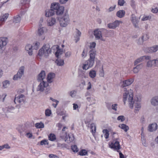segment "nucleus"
Wrapping results in <instances>:
<instances>
[{
  "mask_svg": "<svg viewBox=\"0 0 158 158\" xmlns=\"http://www.w3.org/2000/svg\"><path fill=\"white\" fill-rule=\"evenodd\" d=\"M158 50V45H154L152 47L148 48L147 49V52L149 53L156 52Z\"/></svg>",
  "mask_w": 158,
  "mask_h": 158,
  "instance_id": "nucleus-23",
  "label": "nucleus"
},
{
  "mask_svg": "<svg viewBox=\"0 0 158 158\" xmlns=\"http://www.w3.org/2000/svg\"><path fill=\"white\" fill-rule=\"evenodd\" d=\"M60 137L67 143L72 142L74 139V135L73 134L70 133L67 134L66 132L61 133L60 135Z\"/></svg>",
  "mask_w": 158,
  "mask_h": 158,
  "instance_id": "nucleus-5",
  "label": "nucleus"
},
{
  "mask_svg": "<svg viewBox=\"0 0 158 158\" xmlns=\"http://www.w3.org/2000/svg\"><path fill=\"white\" fill-rule=\"evenodd\" d=\"M14 109V107L6 105L3 106L2 108V110L5 113L10 112Z\"/></svg>",
  "mask_w": 158,
  "mask_h": 158,
  "instance_id": "nucleus-19",
  "label": "nucleus"
},
{
  "mask_svg": "<svg viewBox=\"0 0 158 158\" xmlns=\"http://www.w3.org/2000/svg\"><path fill=\"white\" fill-rule=\"evenodd\" d=\"M99 75L100 77H103L104 76V72L103 69V66H102L100 70L99 71Z\"/></svg>",
  "mask_w": 158,
  "mask_h": 158,
  "instance_id": "nucleus-45",
  "label": "nucleus"
},
{
  "mask_svg": "<svg viewBox=\"0 0 158 158\" xmlns=\"http://www.w3.org/2000/svg\"><path fill=\"white\" fill-rule=\"evenodd\" d=\"M48 140H43L40 142V145H46V144L48 145Z\"/></svg>",
  "mask_w": 158,
  "mask_h": 158,
  "instance_id": "nucleus-55",
  "label": "nucleus"
},
{
  "mask_svg": "<svg viewBox=\"0 0 158 158\" xmlns=\"http://www.w3.org/2000/svg\"><path fill=\"white\" fill-rule=\"evenodd\" d=\"M40 44V43L39 42H36L33 44V45L32 46V47L34 49L36 50L38 48Z\"/></svg>",
  "mask_w": 158,
  "mask_h": 158,
  "instance_id": "nucleus-48",
  "label": "nucleus"
},
{
  "mask_svg": "<svg viewBox=\"0 0 158 158\" xmlns=\"http://www.w3.org/2000/svg\"><path fill=\"white\" fill-rule=\"evenodd\" d=\"M56 139V136L54 134L51 133L48 135V139L50 140L54 141Z\"/></svg>",
  "mask_w": 158,
  "mask_h": 158,
  "instance_id": "nucleus-40",
  "label": "nucleus"
},
{
  "mask_svg": "<svg viewBox=\"0 0 158 158\" xmlns=\"http://www.w3.org/2000/svg\"><path fill=\"white\" fill-rule=\"evenodd\" d=\"M124 3V0H118V5L121 6H123Z\"/></svg>",
  "mask_w": 158,
  "mask_h": 158,
  "instance_id": "nucleus-56",
  "label": "nucleus"
},
{
  "mask_svg": "<svg viewBox=\"0 0 158 158\" xmlns=\"http://www.w3.org/2000/svg\"><path fill=\"white\" fill-rule=\"evenodd\" d=\"M57 145L58 147L60 148L65 147L66 146V145L64 143L61 144L60 143H58Z\"/></svg>",
  "mask_w": 158,
  "mask_h": 158,
  "instance_id": "nucleus-58",
  "label": "nucleus"
},
{
  "mask_svg": "<svg viewBox=\"0 0 158 158\" xmlns=\"http://www.w3.org/2000/svg\"><path fill=\"white\" fill-rule=\"evenodd\" d=\"M90 127L91 129V132L93 134L95 133L96 131V127L94 123H92L90 125Z\"/></svg>",
  "mask_w": 158,
  "mask_h": 158,
  "instance_id": "nucleus-38",
  "label": "nucleus"
},
{
  "mask_svg": "<svg viewBox=\"0 0 158 158\" xmlns=\"http://www.w3.org/2000/svg\"><path fill=\"white\" fill-rule=\"evenodd\" d=\"M47 29L46 27H42L41 24L39 25V27L38 30V35L40 36H42L43 40L45 38V37L44 36V35L47 32Z\"/></svg>",
  "mask_w": 158,
  "mask_h": 158,
  "instance_id": "nucleus-12",
  "label": "nucleus"
},
{
  "mask_svg": "<svg viewBox=\"0 0 158 158\" xmlns=\"http://www.w3.org/2000/svg\"><path fill=\"white\" fill-rule=\"evenodd\" d=\"M89 53L90 57L89 59L91 60H92L94 62L96 51L94 49H92L90 51Z\"/></svg>",
  "mask_w": 158,
  "mask_h": 158,
  "instance_id": "nucleus-27",
  "label": "nucleus"
},
{
  "mask_svg": "<svg viewBox=\"0 0 158 158\" xmlns=\"http://www.w3.org/2000/svg\"><path fill=\"white\" fill-rule=\"evenodd\" d=\"M2 84L3 87L4 88H6L9 86L10 82L9 81L6 80L3 82Z\"/></svg>",
  "mask_w": 158,
  "mask_h": 158,
  "instance_id": "nucleus-42",
  "label": "nucleus"
},
{
  "mask_svg": "<svg viewBox=\"0 0 158 158\" xmlns=\"http://www.w3.org/2000/svg\"><path fill=\"white\" fill-rule=\"evenodd\" d=\"M133 91L132 89H127V88L124 89L123 94V100L124 105L128 102L129 107L132 109L133 108Z\"/></svg>",
  "mask_w": 158,
  "mask_h": 158,
  "instance_id": "nucleus-1",
  "label": "nucleus"
},
{
  "mask_svg": "<svg viewBox=\"0 0 158 158\" xmlns=\"http://www.w3.org/2000/svg\"><path fill=\"white\" fill-rule=\"evenodd\" d=\"M40 82V84L36 88V91L42 92L45 91L46 94H48L50 90V88L48 87L49 84L48 82L44 81Z\"/></svg>",
  "mask_w": 158,
  "mask_h": 158,
  "instance_id": "nucleus-3",
  "label": "nucleus"
},
{
  "mask_svg": "<svg viewBox=\"0 0 158 158\" xmlns=\"http://www.w3.org/2000/svg\"><path fill=\"white\" fill-rule=\"evenodd\" d=\"M55 76V74L53 73H49L47 76V80L48 83H51L52 82L53 79L54 78Z\"/></svg>",
  "mask_w": 158,
  "mask_h": 158,
  "instance_id": "nucleus-28",
  "label": "nucleus"
},
{
  "mask_svg": "<svg viewBox=\"0 0 158 158\" xmlns=\"http://www.w3.org/2000/svg\"><path fill=\"white\" fill-rule=\"evenodd\" d=\"M45 73L44 71H42L38 75L37 80L39 81H44V79L45 78Z\"/></svg>",
  "mask_w": 158,
  "mask_h": 158,
  "instance_id": "nucleus-20",
  "label": "nucleus"
},
{
  "mask_svg": "<svg viewBox=\"0 0 158 158\" xmlns=\"http://www.w3.org/2000/svg\"><path fill=\"white\" fill-rule=\"evenodd\" d=\"M25 69L24 66H21L19 68L17 73L14 76L13 78V80H17L20 79L24 74Z\"/></svg>",
  "mask_w": 158,
  "mask_h": 158,
  "instance_id": "nucleus-8",
  "label": "nucleus"
},
{
  "mask_svg": "<svg viewBox=\"0 0 158 158\" xmlns=\"http://www.w3.org/2000/svg\"><path fill=\"white\" fill-rule=\"evenodd\" d=\"M57 22L56 19L53 17L49 18L47 21V24L48 26H52L55 24Z\"/></svg>",
  "mask_w": 158,
  "mask_h": 158,
  "instance_id": "nucleus-24",
  "label": "nucleus"
},
{
  "mask_svg": "<svg viewBox=\"0 0 158 158\" xmlns=\"http://www.w3.org/2000/svg\"><path fill=\"white\" fill-rule=\"evenodd\" d=\"M139 19L137 18L135 16L132 14L131 15V20L132 23L133 25L136 28L139 27L138 23L139 21Z\"/></svg>",
  "mask_w": 158,
  "mask_h": 158,
  "instance_id": "nucleus-16",
  "label": "nucleus"
},
{
  "mask_svg": "<svg viewBox=\"0 0 158 158\" xmlns=\"http://www.w3.org/2000/svg\"><path fill=\"white\" fill-rule=\"evenodd\" d=\"M7 39L6 38H0V49H2L6 44Z\"/></svg>",
  "mask_w": 158,
  "mask_h": 158,
  "instance_id": "nucleus-18",
  "label": "nucleus"
},
{
  "mask_svg": "<svg viewBox=\"0 0 158 158\" xmlns=\"http://www.w3.org/2000/svg\"><path fill=\"white\" fill-rule=\"evenodd\" d=\"M157 125L155 123L150 124L148 127V130L150 132H152L156 131L157 129Z\"/></svg>",
  "mask_w": 158,
  "mask_h": 158,
  "instance_id": "nucleus-21",
  "label": "nucleus"
},
{
  "mask_svg": "<svg viewBox=\"0 0 158 158\" xmlns=\"http://www.w3.org/2000/svg\"><path fill=\"white\" fill-rule=\"evenodd\" d=\"M125 13V12L124 10H120L117 12L116 15L119 18H122L124 16Z\"/></svg>",
  "mask_w": 158,
  "mask_h": 158,
  "instance_id": "nucleus-31",
  "label": "nucleus"
},
{
  "mask_svg": "<svg viewBox=\"0 0 158 158\" xmlns=\"http://www.w3.org/2000/svg\"><path fill=\"white\" fill-rule=\"evenodd\" d=\"M144 40L142 37L139 38L138 40L137 41V43L139 44H143Z\"/></svg>",
  "mask_w": 158,
  "mask_h": 158,
  "instance_id": "nucleus-54",
  "label": "nucleus"
},
{
  "mask_svg": "<svg viewBox=\"0 0 158 158\" xmlns=\"http://www.w3.org/2000/svg\"><path fill=\"white\" fill-rule=\"evenodd\" d=\"M51 51H52V48H50L49 45L45 44L39 50L38 56L40 57L44 56L47 57L49 56Z\"/></svg>",
  "mask_w": 158,
  "mask_h": 158,
  "instance_id": "nucleus-2",
  "label": "nucleus"
},
{
  "mask_svg": "<svg viewBox=\"0 0 158 158\" xmlns=\"http://www.w3.org/2000/svg\"><path fill=\"white\" fill-rule=\"evenodd\" d=\"M89 75L91 78H94L96 76V72L94 70H91L89 71Z\"/></svg>",
  "mask_w": 158,
  "mask_h": 158,
  "instance_id": "nucleus-36",
  "label": "nucleus"
},
{
  "mask_svg": "<svg viewBox=\"0 0 158 158\" xmlns=\"http://www.w3.org/2000/svg\"><path fill=\"white\" fill-rule=\"evenodd\" d=\"M91 87H92L91 84L90 82H89L87 84V87L86 88V89L87 90H89L91 88Z\"/></svg>",
  "mask_w": 158,
  "mask_h": 158,
  "instance_id": "nucleus-59",
  "label": "nucleus"
},
{
  "mask_svg": "<svg viewBox=\"0 0 158 158\" xmlns=\"http://www.w3.org/2000/svg\"><path fill=\"white\" fill-rule=\"evenodd\" d=\"M130 5L133 8H135V1L133 0H131V1Z\"/></svg>",
  "mask_w": 158,
  "mask_h": 158,
  "instance_id": "nucleus-60",
  "label": "nucleus"
},
{
  "mask_svg": "<svg viewBox=\"0 0 158 158\" xmlns=\"http://www.w3.org/2000/svg\"><path fill=\"white\" fill-rule=\"evenodd\" d=\"M117 119L118 120L120 121L121 122H122L124 121L125 118L123 116L120 115L118 117Z\"/></svg>",
  "mask_w": 158,
  "mask_h": 158,
  "instance_id": "nucleus-53",
  "label": "nucleus"
},
{
  "mask_svg": "<svg viewBox=\"0 0 158 158\" xmlns=\"http://www.w3.org/2000/svg\"><path fill=\"white\" fill-rule=\"evenodd\" d=\"M25 99V97L24 95L21 94L15 97L14 100V102L15 104H23L24 103Z\"/></svg>",
  "mask_w": 158,
  "mask_h": 158,
  "instance_id": "nucleus-13",
  "label": "nucleus"
},
{
  "mask_svg": "<svg viewBox=\"0 0 158 158\" xmlns=\"http://www.w3.org/2000/svg\"><path fill=\"white\" fill-rule=\"evenodd\" d=\"M117 139L113 140L111 144H110V147L114 150L117 151L119 150L121 148V147L119 143V142L117 141Z\"/></svg>",
  "mask_w": 158,
  "mask_h": 158,
  "instance_id": "nucleus-10",
  "label": "nucleus"
},
{
  "mask_svg": "<svg viewBox=\"0 0 158 158\" xmlns=\"http://www.w3.org/2000/svg\"><path fill=\"white\" fill-rule=\"evenodd\" d=\"M94 64V61L88 59L85 62L82 66V68L83 70H87L92 68Z\"/></svg>",
  "mask_w": 158,
  "mask_h": 158,
  "instance_id": "nucleus-11",
  "label": "nucleus"
},
{
  "mask_svg": "<svg viewBox=\"0 0 158 158\" xmlns=\"http://www.w3.org/2000/svg\"><path fill=\"white\" fill-rule=\"evenodd\" d=\"M76 94L77 91L75 90H72L69 92L70 96L72 98L75 97L76 95Z\"/></svg>",
  "mask_w": 158,
  "mask_h": 158,
  "instance_id": "nucleus-47",
  "label": "nucleus"
},
{
  "mask_svg": "<svg viewBox=\"0 0 158 158\" xmlns=\"http://www.w3.org/2000/svg\"><path fill=\"white\" fill-rule=\"evenodd\" d=\"M118 104H113L111 106L112 109L115 111L117 110Z\"/></svg>",
  "mask_w": 158,
  "mask_h": 158,
  "instance_id": "nucleus-57",
  "label": "nucleus"
},
{
  "mask_svg": "<svg viewBox=\"0 0 158 158\" xmlns=\"http://www.w3.org/2000/svg\"><path fill=\"white\" fill-rule=\"evenodd\" d=\"M21 20L20 17L19 16H17L14 19L13 21L15 23H19Z\"/></svg>",
  "mask_w": 158,
  "mask_h": 158,
  "instance_id": "nucleus-46",
  "label": "nucleus"
},
{
  "mask_svg": "<svg viewBox=\"0 0 158 158\" xmlns=\"http://www.w3.org/2000/svg\"><path fill=\"white\" fill-rule=\"evenodd\" d=\"M102 132L104 134V136L105 138H109V135L108 131L107 129H104L102 131Z\"/></svg>",
  "mask_w": 158,
  "mask_h": 158,
  "instance_id": "nucleus-44",
  "label": "nucleus"
},
{
  "mask_svg": "<svg viewBox=\"0 0 158 158\" xmlns=\"http://www.w3.org/2000/svg\"><path fill=\"white\" fill-rule=\"evenodd\" d=\"M154 66L158 67V58L154 59Z\"/></svg>",
  "mask_w": 158,
  "mask_h": 158,
  "instance_id": "nucleus-63",
  "label": "nucleus"
},
{
  "mask_svg": "<svg viewBox=\"0 0 158 158\" xmlns=\"http://www.w3.org/2000/svg\"><path fill=\"white\" fill-rule=\"evenodd\" d=\"M71 55V52L70 51H68L66 52L65 53V57L68 58L70 57Z\"/></svg>",
  "mask_w": 158,
  "mask_h": 158,
  "instance_id": "nucleus-61",
  "label": "nucleus"
},
{
  "mask_svg": "<svg viewBox=\"0 0 158 158\" xmlns=\"http://www.w3.org/2000/svg\"><path fill=\"white\" fill-rule=\"evenodd\" d=\"M55 14L54 11L51 8L50 9L47 10H46L45 15L47 17H49L54 15Z\"/></svg>",
  "mask_w": 158,
  "mask_h": 158,
  "instance_id": "nucleus-30",
  "label": "nucleus"
},
{
  "mask_svg": "<svg viewBox=\"0 0 158 158\" xmlns=\"http://www.w3.org/2000/svg\"><path fill=\"white\" fill-rule=\"evenodd\" d=\"M49 157L50 158H59L58 156L53 154H49Z\"/></svg>",
  "mask_w": 158,
  "mask_h": 158,
  "instance_id": "nucleus-64",
  "label": "nucleus"
},
{
  "mask_svg": "<svg viewBox=\"0 0 158 158\" xmlns=\"http://www.w3.org/2000/svg\"><path fill=\"white\" fill-rule=\"evenodd\" d=\"M81 33L78 30H77L76 31V34L75 36L76 42H77L80 40V37L81 36Z\"/></svg>",
  "mask_w": 158,
  "mask_h": 158,
  "instance_id": "nucleus-34",
  "label": "nucleus"
},
{
  "mask_svg": "<svg viewBox=\"0 0 158 158\" xmlns=\"http://www.w3.org/2000/svg\"><path fill=\"white\" fill-rule=\"evenodd\" d=\"M122 23L121 21L116 20L114 22L109 23L107 24V27L110 29H115L119 26L120 23Z\"/></svg>",
  "mask_w": 158,
  "mask_h": 158,
  "instance_id": "nucleus-15",
  "label": "nucleus"
},
{
  "mask_svg": "<svg viewBox=\"0 0 158 158\" xmlns=\"http://www.w3.org/2000/svg\"><path fill=\"white\" fill-rule=\"evenodd\" d=\"M143 67V64H140L137 65L133 69V72L135 73H137L138 72L142 69Z\"/></svg>",
  "mask_w": 158,
  "mask_h": 158,
  "instance_id": "nucleus-29",
  "label": "nucleus"
},
{
  "mask_svg": "<svg viewBox=\"0 0 158 158\" xmlns=\"http://www.w3.org/2000/svg\"><path fill=\"white\" fill-rule=\"evenodd\" d=\"M141 37L144 41H146L149 38V36L147 34H143Z\"/></svg>",
  "mask_w": 158,
  "mask_h": 158,
  "instance_id": "nucleus-50",
  "label": "nucleus"
},
{
  "mask_svg": "<svg viewBox=\"0 0 158 158\" xmlns=\"http://www.w3.org/2000/svg\"><path fill=\"white\" fill-rule=\"evenodd\" d=\"M151 105L154 106L158 105V96H155L152 98L150 100Z\"/></svg>",
  "mask_w": 158,
  "mask_h": 158,
  "instance_id": "nucleus-22",
  "label": "nucleus"
},
{
  "mask_svg": "<svg viewBox=\"0 0 158 158\" xmlns=\"http://www.w3.org/2000/svg\"><path fill=\"white\" fill-rule=\"evenodd\" d=\"M94 35L96 40H100L102 41H105L103 39L102 35V30L96 29L94 31Z\"/></svg>",
  "mask_w": 158,
  "mask_h": 158,
  "instance_id": "nucleus-9",
  "label": "nucleus"
},
{
  "mask_svg": "<svg viewBox=\"0 0 158 158\" xmlns=\"http://www.w3.org/2000/svg\"><path fill=\"white\" fill-rule=\"evenodd\" d=\"M30 2V0H23L21 1V3L23 5H28Z\"/></svg>",
  "mask_w": 158,
  "mask_h": 158,
  "instance_id": "nucleus-52",
  "label": "nucleus"
},
{
  "mask_svg": "<svg viewBox=\"0 0 158 158\" xmlns=\"http://www.w3.org/2000/svg\"><path fill=\"white\" fill-rule=\"evenodd\" d=\"M58 47L57 46H54L52 48V51L54 49L56 50L55 52V55L57 57H58L60 55L62 54L63 52L62 49L58 48Z\"/></svg>",
  "mask_w": 158,
  "mask_h": 158,
  "instance_id": "nucleus-17",
  "label": "nucleus"
},
{
  "mask_svg": "<svg viewBox=\"0 0 158 158\" xmlns=\"http://www.w3.org/2000/svg\"><path fill=\"white\" fill-rule=\"evenodd\" d=\"M146 66L147 67L149 68L152 67V66H154V60L148 61L147 63Z\"/></svg>",
  "mask_w": 158,
  "mask_h": 158,
  "instance_id": "nucleus-39",
  "label": "nucleus"
},
{
  "mask_svg": "<svg viewBox=\"0 0 158 158\" xmlns=\"http://www.w3.org/2000/svg\"><path fill=\"white\" fill-rule=\"evenodd\" d=\"M87 100L90 102L91 104L96 103V99L95 97H89L87 98Z\"/></svg>",
  "mask_w": 158,
  "mask_h": 158,
  "instance_id": "nucleus-32",
  "label": "nucleus"
},
{
  "mask_svg": "<svg viewBox=\"0 0 158 158\" xmlns=\"http://www.w3.org/2000/svg\"><path fill=\"white\" fill-rule=\"evenodd\" d=\"M141 101L140 98L137 97L133 102V107H134V112L135 113H138L141 107Z\"/></svg>",
  "mask_w": 158,
  "mask_h": 158,
  "instance_id": "nucleus-7",
  "label": "nucleus"
},
{
  "mask_svg": "<svg viewBox=\"0 0 158 158\" xmlns=\"http://www.w3.org/2000/svg\"><path fill=\"white\" fill-rule=\"evenodd\" d=\"M9 14L8 13H5L2 15L0 16V24L1 25L4 23L9 16Z\"/></svg>",
  "mask_w": 158,
  "mask_h": 158,
  "instance_id": "nucleus-25",
  "label": "nucleus"
},
{
  "mask_svg": "<svg viewBox=\"0 0 158 158\" xmlns=\"http://www.w3.org/2000/svg\"><path fill=\"white\" fill-rule=\"evenodd\" d=\"M144 61L143 58V56H142L138 58L136 60H135L134 62V65H137L138 63L142 62Z\"/></svg>",
  "mask_w": 158,
  "mask_h": 158,
  "instance_id": "nucleus-41",
  "label": "nucleus"
},
{
  "mask_svg": "<svg viewBox=\"0 0 158 158\" xmlns=\"http://www.w3.org/2000/svg\"><path fill=\"white\" fill-rule=\"evenodd\" d=\"M79 153L80 156H84L87 155L88 152L85 149H82L80 151Z\"/></svg>",
  "mask_w": 158,
  "mask_h": 158,
  "instance_id": "nucleus-43",
  "label": "nucleus"
},
{
  "mask_svg": "<svg viewBox=\"0 0 158 158\" xmlns=\"http://www.w3.org/2000/svg\"><path fill=\"white\" fill-rule=\"evenodd\" d=\"M52 114L51 110L48 109L45 110V114L46 116H49Z\"/></svg>",
  "mask_w": 158,
  "mask_h": 158,
  "instance_id": "nucleus-49",
  "label": "nucleus"
},
{
  "mask_svg": "<svg viewBox=\"0 0 158 158\" xmlns=\"http://www.w3.org/2000/svg\"><path fill=\"white\" fill-rule=\"evenodd\" d=\"M119 127L123 130L125 132H127L129 129L128 126L123 124L119 125Z\"/></svg>",
  "mask_w": 158,
  "mask_h": 158,
  "instance_id": "nucleus-37",
  "label": "nucleus"
},
{
  "mask_svg": "<svg viewBox=\"0 0 158 158\" xmlns=\"http://www.w3.org/2000/svg\"><path fill=\"white\" fill-rule=\"evenodd\" d=\"M35 127L37 128H42L44 127V123L42 122L36 123L35 124Z\"/></svg>",
  "mask_w": 158,
  "mask_h": 158,
  "instance_id": "nucleus-35",
  "label": "nucleus"
},
{
  "mask_svg": "<svg viewBox=\"0 0 158 158\" xmlns=\"http://www.w3.org/2000/svg\"><path fill=\"white\" fill-rule=\"evenodd\" d=\"M71 149L73 151L75 152H77L78 151V149L76 145H74L71 146Z\"/></svg>",
  "mask_w": 158,
  "mask_h": 158,
  "instance_id": "nucleus-51",
  "label": "nucleus"
},
{
  "mask_svg": "<svg viewBox=\"0 0 158 158\" xmlns=\"http://www.w3.org/2000/svg\"><path fill=\"white\" fill-rule=\"evenodd\" d=\"M1 146V147H2V150L4 148L9 149L10 148V147L7 144H6L3 145Z\"/></svg>",
  "mask_w": 158,
  "mask_h": 158,
  "instance_id": "nucleus-62",
  "label": "nucleus"
},
{
  "mask_svg": "<svg viewBox=\"0 0 158 158\" xmlns=\"http://www.w3.org/2000/svg\"><path fill=\"white\" fill-rule=\"evenodd\" d=\"M32 48V46L31 44H28L26 46L25 50L29 56H31L33 54Z\"/></svg>",
  "mask_w": 158,
  "mask_h": 158,
  "instance_id": "nucleus-26",
  "label": "nucleus"
},
{
  "mask_svg": "<svg viewBox=\"0 0 158 158\" xmlns=\"http://www.w3.org/2000/svg\"><path fill=\"white\" fill-rule=\"evenodd\" d=\"M134 81V79L130 78L128 80L123 81L121 82V87L123 89L124 91V89L126 88V86L131 85Z\"/></svg>",
  "mask_w": 158,
  "mask_h": 158,
  "instance_id": "nucleus-14",
  "label": "nucleus"
},
{
  "mask_svg": "<svg viewBox=\"0 0 158 158\" xmlns=\"http://www.w3.org/2000/svg\"><path fill=\"white\" fill-rule=\"evenodd\" d=\"M51 8L54 11V12L57 15L62 14L64 10V7L60 6L59 3L53 2L51 4Z\"/></svg>",
  "mask_w": 158,
  "mask_h": 158,
  "instance_id": "nucleus-4",
  "label": "nucleus"
},
{
  "mask_svg": "<svg viewBox=\"0 0 158 158\" xmlns=\"http://www.w3.org/2000/svg\"><path fill=\"white\" fill-rule=\"evenodd\" d=\"M69 15L67 13H66L60 20V26L62 27H65L69 23Z\"/></svg>",
  "mask_w": 158,
  "mask_h": 158,
  "instance_id": "nucleus-6",
  "label": "nucleus"
},
{
  "mask_svg": "<svg viewBox=\"0 0 158 158\" xmlns=\"http://www.w3.org/2000/svg\"><path fill=\"white\" fill-rule=\"evenodd\" d=\"M56 63L59 66H62L64 64V60L63 59L58 58L55 61Z\"/></svg>",
  "mask_w": 158,
  "mask_h": 158,
  "instance_id": "nucleus-33",
  "label": "nucleus"
}]
</instances>
